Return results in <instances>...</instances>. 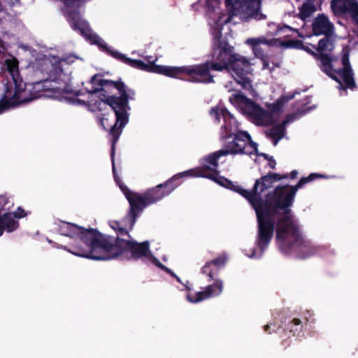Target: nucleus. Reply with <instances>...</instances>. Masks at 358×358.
<instances>
[{
	"instance_id": "f257e3e1",
	"label": "nucleus",
	"mask_w": 358,
	"mask_h": 358,
	"mask_svg": "<svg viewBox=\"0 0 358 358\" xmlns=\"http://www.w3.org/2000/svg\"><path fill=\"white\" fill-rule=\"evenodd\" d=\"M73 62V59L69 57L52 64L49 59L45 58L43 60V64L48 75V79L44 82L27 84L19 76L18 62L16 60V106L42 96H49L46 94L44 87L50 81L57 85V86H52L54 97L56 99L66 100L74 104L88 105L100 110L106 106L113 109L116 118L115 124H113L112 122H109L108 119L105 117L101 119V124L104 129H110V134L113 138L111 150L113 171L116 182L119 185L131 206V228L135 224L138 213L143 208L158 201L173 191L177 186V185H173L176 180L184 176L203 177L214 180L222 186L227 185L229 184L228 180L220 176L217 171L218 159L227 155L252 154L257 150V145L252 142L250 136L247 132L238 130V124L234 116L223 106L214 107L210 111V115L217 121H220L222 117L224 122L220 129V139L227 141L222 149L204 157L201 162V167L176 175L164 185H159L155 189L148 191L144 196L131 192L125 185L120 182V180L116 176L114 163V144L117 141L122 129L128 122L129 108L127 102L129 99H134L135 92L133 90L128 89L122 82L115 83L105 80L99 75H95L92 78V84L94 85L99 84L103 86L110 83L119 91L121 94L120 97L110 96L104 101L98 100V94L99 93L98 88L85 92L73 90L69 85L71 80V71L69 66V63Z\"/></svg>"
},
{
	"instance_id": "f03ea898",
	"label": "nucleus",
	"mask_w": 358,
	"mask_h": 358,
	"mask_svg": "<svg viewBox=\"0 0 358 358\" xmlns=\"http://www.w3.org/2000/svg\"><path fill=\"white\" fill-rule=\"evenodd\" d=\"M288 178L287 175L279 173H268L257 180L254 185L253 192H248L241 187H236L229 181V184L224 187L233 189L243 197L246 198L255 210L258 224L259 233L256 241L259 250H253L251 253H246L250 258L260 257L264 250L268 246L273 234L272 215H275L277 221L276 242L280 251L289 255L291 249V186L289 183L285 185L278 186L273 194L269 195L267 203H263L259 195L265 189L271 187L275 181Z\"/></svg>"
},
{
	"instance_id": "7ed1b4c3",
	"label": "nucleus",
	"mask_w": 358,
	"mask_h": 358,
	"mask_svg": "<svg viewBox=\"0 0 358 358\" xmlns=\"http://www.w3.org/2000/svg\"><path fill=\"white\" fill-rule=\"evenodd\" d=\"M214 38V45L211 52V61L199 65L185 66H160L150 61V56L144 57V61L127 60L130 66L148 72L162 74L174 78L184 79L188 76L189 80L197 83L213 82V76L210 75L209 70L221 71L227 69L237 84L242 88L248 91L252 96L256 93L252 88L249 75L252 71V62L239 54L234 52V48L224 41L220 36Z\"/></svg>"
},
{
	"instance_id": "20e7f679",
	"label": "nucleus",
	"mask_w": 358,
	"mask_h": 358,
	"mask_svg": "<svg viewBox=\"0 0 358 358\" xmlns=\"http://www.w3.org/2000/svg\"><path fill=\"white\" fill-rule=\"evenodd\" d=\"M64 249L76 256L94 260H108L124 252H129L132 258H143L166 271L181 282L179 277L162 264L150 253L147 241L138 243L120 237L115 240L113 238L99 234L96 230L86 229L82 234L73 241L69 248L65 247Z\"/></svg>"
},
{
	"instance_id": "39448f33",
	"label": "nucleus",
	"mask_w": 358,
	"mask_h": 358,
	"mask_svg": "<svg viewBox=\"0 0 358 358\" xmlns=\"http://www.w3.org/2000/svg\"><path fill=\"white\" fill-rule=\"evenodd\" d=\"M292 48L303 49L319 59L322 70L339 84L340 90L344 91L345 88L352 89L355 86L348 50H344L342 59L343 67L337 70L334 69L336 61L327 55V52L334 49V45L329 38L321 39L317 48L312 45L304 46L299 42L292 41Z\"/></svg>"
},
{
	"instance_id": "423d86ee",
	"label": "nucleus",
	"mask_w": 358,
	"mask_h": 358,
	"mask_svg": "<svg viewBox=\"0 0 358 358\" xmlns=\"http://www.w3.org/2000/svg\"><path fill=\"white\" fill-rule=\"evenodd\" d=\"M289 97L281 96L275 102L267 104L268 111L264 110L240 93L231 94L229 101L254 124L266 126L278 121L287 107Z\"/></svg>"
},
{
	"instance_id": "0eeeda50",
	"label": "nucleus",
	"mask_w": 358,
	"mask_h": 358,
	"mask_svg": "<svg viewBox=\"0 0 358 358\" xmlns=\"http://www.w3.org/2000/svg\"><path fill=\"white\" fill-rule=\"evenodd\" d=\"M224 3L232 15H240L242 19L253 17L260 20L263 17L262 14L258 17L260 0H224Z\"/></svg>"
},
{
	"instance_id": "6e6552de",
	"label": "nucleus",
	"mask_w": 358,
	"mask_h": 358,
	"mask_svg": "<svg viewBox=\"0 0 358 358\" xmlns=\"http://www.w3.org/2000/svg\"><path fill=\"white\" fill-rule=\"evenodd\" d=\"M220 5V0H204V6L209 15V24L212 34L215 37L220 36V31L224 25L230 22L231 15L217 12Z\"/></svg>"
},
{
	"instance_id": "1a4fd4ad",
	"label": "nucleus",
	"mask_w": 358,
	"mask_h": 358,
	"mask_svg": "<svg viewBox=\"0 0 358 358\" xmlns=\"http://www.w3.org/2000/svg\"><path fill=\"white\" fill-rule=\"evenodd\" d=\"M13 206L8 197L0 196V236L3 231L12 232L18 227V222L13 218V215L8 210Z\"/></svg>"
},
{
	"instance_id": "9d476101",
	"label": "nucleus",
	"mask_w": 358,
	"mask_h": 358,
	"mask_svg": "<svg viewBox=\"0 0 358 358\" xmlns=\"http://www.w3.org/2000/svg\"><path fill=\"white\" fill-rule=\"evenodd\" d=\"M189 290L187 294V299L191 303H199L205 299L220 295L223 289V282L216 280L215 284L206 286L201 292H194L190 291L187 284L184 285Z\"/></svg>"
},
{
	"instance_id": "9b49d317",
	"label": "nucleus",
	"mask_w": 358,
	"mask_h": 358,
	"mask_svg": "<svg viewBox=\"0 0 358 358\" xmlns=\"http://www.w3.org/2000/svg\"><path fill=\"white\" fill-rule=\"evenodd\" d=\"M292 250L301 258L308 257L315 253L310 243L302 237L299 228L292 222Z\"/></svg>"
},
{
	"instance_id": "f8f14e48",
	"label": "nucleus",
	"mask_w": 358,
	"mask_h": 358,
	"mask_svg": "<svg viewBox=\"0 0 358 358\" xmlns=\"http://www.w3.org/2000/svg\"><path fill=\"white\" fill-rule=\"evenodd\" d=\"M275 41L268 40L264 36L259 38H250L245 41V43L252 48L253 54L257 58H259L262 62V69H268L270 71H273L274 66H271L268 57L264 55L262 50L260 48L261 45H273L275 44Z\"/></svg>"
},
{
	"instance_id": "ddd939ff",
	"label": "nucleus",
	"mask_w": 358,
	"mask_h": 358,
	"mask_svg": "<svg viewBox=\"0 0 358 358\" xmlns=\"http://www.w3.org/2000/svg\"><path fill=\"white\" fill-rule=\"evenodd\" d=\"M331 6L337 13L349 14L352 23L358 27V3L355 0H334Z\"/></svg>"
},
{
	"instance_id": "4468645a",
	"label": "nucleus",
	"mask_w": 358,
	"mask_h": 358,
	"mask_svg": "<svg viewBox=\"0 0 358 358\" xmlns=\"http://www.w3.org/2000/svg\"><path fill=\"white\" fill-rule=\"evenodd\" d=\"M312 25L315 35H329L334 31V24L324 15H319L315 17Z\"/></svg>"
},
{
	"instance_id": "2eb2a0df",
	"label": "nucleus",
	"mask_w": 358,
	"mask_h": 358,
	"mask_svg": "<svg viewBox=\"0 0 358 358\" xmlns=\"http://www.w3.org/2000/svg\"><path fill=\"white\" fill-rule=\"evenodd\" d=\"M226 262V257L220 256L213 261L207 262L202 268V273L206 275L210 280L214 279V277L217 275L219 269L224 265Z\"/></svg>"
},
{
	"instance_id": "dca6fc26",
	"label": "nucleus",
	"mask_w": 358,
	"mask_h": 358,
	"mask_svg": "<svg viewBox=\"0 0 358 358\" xmlns=\"http://www.w3.org/2000/svg\"><path fill=\"white\" fill-rule=\"evenodd\" d=\"M85 229L70 222H61L59 224L58 231L61 235L69 236L73 241L77 236L82 234Z\"/></svg>"
},
{
	"instance_id": "f3484780",
	"label": "nucleus",
	"mask_w": 358,
	"mask_h": 358,
	"mask_svg": "<svg viewBox=\"0 0 358 358\" xmlns=\"http://www.w3.org/2000/svg\"><path fill=\"white\" fill-rule=\"evenodd\" d=\"M289 123V120H283L280 125H276L266 131V134L275 145L285 136V127Z\"/></svg>"
},
{
	"instance_id": "a211bd4d",
	"label": "nucleus",
	"mask_w": 358,
	"mask_h": 358,
	"mask_svg": "<svg viewBox=\"0 0 358 358\" xmlns=\"http://www.w3.org/2000/svg\"><path fill=\"white\" fill-rule=\"evenodd\" d=\"M130 213L131 210H129V213L125 219V220L123 221L122 224H120L118 222H112L110 223L111 227L115 230L117 231L120 235H127V228L129 229H131L133 227L131 228V219H130Z\"/></svg>"
},
{
	"instance_id": "6ab92c4d",
	"label": "nucleus",
	"mask_w": 358,
	"mask_h": 358,
	"mask_svg": "<svg viewBox=\"0 0 358 358\" xmlns=\"http://www.w3.org/2000/svg\"><path fill=\"white\" fill-rule=\"evenodd\" d=\"M270 28H275L274 31H271L272 35L280 36L283 34H289L291 31V27L288 25L283 27L277 26L274 22H270L268 24Z\"/></svg>"
},
{
	"instance_id": "aec40b11",
	"label": "nucleus",
	"mask_w": 358,
	"mask_h": 358,
	"mask_svg": "<svg viewBox=\"0 0 358 358\" xmlns=\"http://www.w3.org/2000/svg\"><path fill=\"white\" fill-rule=\"evenodd\" d=\"M320 176L316 174V173H312L310 174L308 177L307 178H301L299 182H298L297 185H296L295 186H292V196L295 194V192L299 189L301 188L303 185H305L306 183L308 182H310L312 180H313L314 179H315L316 178H318Z\"/></svg>"
},
{
	"instance_id": "412c9836",
	"label": "nucleus",
	"mask_w": 358,
	"mask_h": 358,
	"mask_svg": "<svg viewBox=\"0 0 358 358\" xmlns=\"http://www.w3.org/2000/svg\"><path fill=\"white\" fill-rule=\"evenodd\" d=\"M13 215V218L16 220L15 218H21L26 215L23 209L18 208L17 210L14 213H11Z\"/></svg>"
},
{
	"instance_id": "4be33fe9",
	"label": "nucleus",
	"mask_w": 358,
	"mask_h": 358,
	"mask_svg": "<svg viewBox=\"0 0 358 358\" xmlns=\"http://www.w3.org/2000/svg\"><path fill=\"white\" fill-rule=\"evenodd\" d=\"M314 107L313 106H308L306 108H304L303 110H301L299 114L297 113H294L293 114L292 113V120L294 118H297L298 117H299L300 115H302L305 113H306L307 112H308L309 110H310L311 109H313Z\"/></svg>"
},
{
	"instance_id": "5701e85b",
	"label": "nucleus",
	"mask_w": 358,
	"mask_h": 358,
	"mask_svg": "<svg viewBox=\"0 0 358 358\" xmlns=\"http://www.w3.org/2000/svg\"><path fill=\"white\" fill-rule=\"evenodd\" d=\"M280 43L282 46H284L285 48H289L291 46V40L288 39L285 41L280 42Z\"/></svg>"
},
{
	"instance_id": "b1692460",
	"label": "nucleus",
	"mask_w": 358,
	"mask_h": 358,
	"mask_svg": "<svg viewBox=\"0 0 358 358\" xmlns=\"http://www.w3.org/2000/svg\"><path fill=\"white\" fill-rule=\"evenodd\" d=\"M225 87L228 90L229 92H231L233 90L232 83L229 82V83L226 84Z\"/></svg>"
},
{
	"instance_id": "393cba45",
	"label": "nucleus",
	"mask_w": 358,
	"mask_h": 358,
	"mask_svg": "<svg viewBox=\"0 0 358 358\" xmlns=\"http://www.w3.org/2000/svg\"><path fill=\"white\" fill-rule=\"evenodd\" d=\"M268 165L271 168L274 169L275 166V162L273 159L269 160Z\"/></svg>"
},
{
	"instance_id": "a878e982",
	"label": "nucleus",
	"mask_w": 358,
	"mask_h": 358,
	"mask_svg": "<svg viewBox=\"0 0 358 358\" xmlns=\"http://www.w3.org/2000/svg\"><path fill=\"white\" fill-rule=\"evenodd\" d=\"M308 103H309V99H307L306 103H297V106H298V107H299L301 106H305L306 104H307Z\"/></svg>"
},
{
	"instance_id": "bb28decb",
	"label": "nucleus",
	"mask_w": 358,
	"mask_h": 358,
	"mask_svg": "<svg viewBox=\"0 0 358 358\" xmlns=\"http://www.w3.org/2000/svg\"><path fill=\"white\" fill-rule=\"evenodd\" d=\"M294 323V324L298 325L300 324V320L299 319H294L292 320V323Z\"/></svg>"
},
{
	"instance_id": "cd10ccee",
	"label": "nucleus",
	"mask_w": 358,
	"mask_h": 358,
	"mask_svg": "<svg viewBox=\"0 0 358 358\" xmlns=\"http://www.w3.org/2000/svg\"><path fill=\"white\" fill-rule=\"evenodd\" d=\"M296 174H297V172L292 171V178H294L296 176Z\"/></svg>"
},
{
	"instance_id": "c85d7f7f",
	"label": "nucleus",
	"mask_w": 358,
	"mask_h": 358,
	"mask_svg": "<svg viewBox=\"0 0 358 358\" xmlns=\"http://www.w3.org/2000/svg\"><path fill=\"white\" fill-rule=\"evenodd\" d=\"M268 328V325H266V326H265V330L266 331Z\"/></svg>"
}]
</instances>
